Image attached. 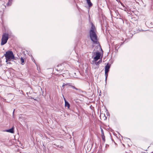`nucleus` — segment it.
Masks as SVG:
<instances>
[{
	"instance_id": "obj_25",
	"label": "nucleus",
	"mask_w": 153,
	"mask_h": 153,
	"mask_svg": "<svg viewBox=\"0 0 153 153\" xmlns=\"http://www.w3.org/2000/svg\"><path fill=\"white\" fill-rule=\"evenodd\" d=\"M4 6L5 7H6V6H5V5H4Z\"/></svg>"
},
{
	"instance_id": "obj_4",
	"label": "nucleus",
	"mask_w": 153,
	"mask_h": 153,
	"mask_svg": "<svg viewBox=\"0 0 153 153\" xmlns=\"http://www.w3.org/2000/svg\"><path fill=\"white\" fill-rule=\"evenodd\" d=\"M101 56L100 53L99 52H96V56L94 57V60L95 61H96L100 59Z\"/></svg>"
},
{
	"instance_id": "obj_24",
	"label": "nucleus",
	"mask_w": 153,
	"mask_h": 153,
	"mask_svg": "<svg viewBox=\"0 0 153 153\" xmlns=\"http://www.w3.org/2000/svg\"><path fill=\"white\" fill-rule=\"evenodd\" d=\"M56 70L57 71H59V70H58L57 69H56Z\"/></svg>"
},
{
	"instance_id": "obj_12",
	"label": "nucleus",
	"mask_w": 153,
	"mask_h": 153,
	"mask_svg": "<svg viewBox=\"0 0 153 153\" xmlns=\"http://www.w3.org/2000/svg\"><path fill=\"white\" fill-rule=\"evenodd\" d=\"M21 64L22 65H24V59L22 57H21Z\"/></svg>"
},
{
	"instance_id": "obj_18",
	"label": "nucleus",
	"mask_w": 153,
	"mask_h": 153,
	"mask_svg": "<svg viewBox=\"0 0 153 153\" xmlns=\"http://www.w3.org/2000/svg\"><path fill=\"white\" fill-rule=\"evenodd\" d=\"M120 3H121V5L123 6L124 7H125L124 5L123 4V3H122V2H121Z\"/></svg>"
},
{
	"instance_id": "obj_15",
	"label": "nucleus",
	"mask_w": 153,
	"mask_h": 153,
	"mask_svg": "<svg viewBox=\"0 0 153 153\" xmlns=\"http://www.w3.org/2000/svg\"><path fill=\"white\" fill-rule=\"evenodd\" d=\"M68 84H68V83L65 84V83H64L62 85V87H64L66 85H68Z\"/></svg>"
},
{
	"instance_id": "obj_7",
	"label": "nucleus",
	"mask_w": 153,
	"mask_h": 153,
	"mask_svg": "<svg viewBox=\"0 0 153 153\" xmlns=\"http://www.w3.org/2000/svg\"><path fill=\"white\" fill-rule=\"evenodd\" d=\"M87 4L89 7H91L92 5V4L91 3L90 0H86Z\"/></svg>"
},
{
	"instance_id": "obj_2",
	"label": "nucleus",
	"mask_w": 153,
	"mask_h": 153,
	"mask_svg": "<svg viewBox=\"0 0 153 153\" xmlns=\"http://www.w3.org/2000/svg\"><path fill=\"white\" fill-rule=\"evenodd\" d=\"M6 59V62L10 61L11 59H15V56L13 51H8L6 52L4 54Z\"/></svg>"
},
{
	"instance_id": "obj_10",
	"label": "nucleus",
	"mask_w": 153,
	"mask_h": 153,
	"mask_svg": "<svg viewBox=\"0 0 153 153\" xmlns=\"http://www.w3.org/2000/svg\"><path fill=\"white\" fill-rule=\"evenodd\" d=\"M111 65L110 64H109L108 63L107 65L105 67V69H106L109 70Z\"/></svg>"
},
{
	"instance_id": "obj_3",
	"label": "nucleus",
	"mask_w": 153,
	"mask_h": 153,
	"mask_svg": "<svg viewBox=\"0 0 153 153\" xmlns=\"http://www.w3.org/2000/svg\"><path fill=\"white\" fill-rule=\"evenodd\" d=\"M9 39V34L7 33H4L2 35L1 45H4L7 42Z\"/></svg>"
},
{
	"instance_id": "obj_21",
	"label": "nucleus",
	"mask_w": 153,
	"mask_h": 153,
	"mask_svg": "<svg viewBox=\"0 0 153 153\" xmlns=\"http://www.w3.org/2000/svg\"><path fill=\"white\" fill-rule=\"evenodd\" d=\"M14 111H15V109H14V110L13 111V116L14 115Z\"/></svg>"
},
{
	"instance_id": "obj_16",
	"label": "nucleus",
	"mask_w": 153,
	"mask_h": 153,
	"mask_svg": "<svg viewBox=\"0 0 153 153\" xmlns=\"http://www.w3.org/2000/svg\"><path fill=\"white\" fill-rule=\"evenodd\" d=\"M74 89H75V90H78V91H79V92H80L81 91V90H80V89H79L77 88H76V87L74 88Z\"/></svg>"
},
{
	"instance_id": "obj_13",
	"label": "nucleus",
	"mask_w": 153,
	"mask_h": 153,
	"mask_svg": "<svg viewBox=\"0 0 153 153\" xmlns=\"http://www.w3.org/2000/svg\"><path fill=\"white\" fill-rule=\"evenodd\" d=\"M101 135L102 140H103V141L105 142V137L104 136V135Z\"/></svg>"
},
{
	"instance_id": "obj_1",
	"label": "nucleus",
	"mask_w": 153,
	"mask_h": 153,
	"mask_svg": "<svg viewBox=\"0 0 153 153\" xmlns=\"http://www.w3.org/2000/svg\"><path fill=\"white\" fill-rule=\"evenodd\" d=\"M96 32V28L95 26L92 23L91 29L89 31V36L92 41L95 44H97L98 41Z\"/></svg>"
},
{
	"instance_id": "obj_17",
	"label": "nucleus",
	"mask_w": 153,
	"mask_h": 153,
	"mask_svg": "<svg viewBox=\"0 0 153 153\" xmlns=\"http://www.w3.org/2000/svg\"><path fill=\"white\" fill-rule=\"evenodd\" d=\"M32 60L33 61V62H34L36 64L35 62V60L33 58V57H32Z\"/></svg>"
},
{
	"instance_id": "obj_8",
	"label": "nucleus",
	"mask_w": 153,
	"mask_h": 153,
	"mask_svg": "<svg viewBox=\"0 0 153 153\" xmlns=\"http://www.w3.org/2000/svg\"><path fill=\"white\" fill-rule=\"evenodd\" d=\"M65 106L67 107L68 108H69L70 107V104L67 101H65Z\"/></svg>"
},
{
	"instance_id": "obj_5",
	"label": "nucleus",
	"mask_w": 153,
	"mask_h": 153,
	"mask_svg": "<svg viewBox=\"0 0 153 153\" xmlns=\"http://www.w3.org/2000/svg\"><path fill=\"white\" fill-rule=\"evenodd\" d=\"M109 70L108 69H105V81L106 82L107 78L108 76V73L109 71Z\"/></svg>"
},
{
	"instance_id": "obj_23",
	"label": "nucleus",
	"mask_w": 153,
	"mask_h": 153,
	"mask_svg": "<svg viewBox=\"0 0 153 153\" xmlns=\"http://www.w3.org/2000/svg\"><path fill=\"white\" fill-rule=\"evenodd\" d=\"M124 42H121V45L123 44Z\"/></svg>"
},
{
	"instance_id": "obj_6",
	"label": "nucleus",
	"mask_w": 153,
	"mask_h": 153,
	"mask_svg": "<svg viewBox=\"0 0 153 153\" xmlns=\"http://www.w3.org/2000/svg\"><path fill=\"white\" fill-rule=\"evenodd\" d=\"M5 131L11 133H13L14 132V127H13L10 129L6 130Z\"/></svg>"
},
{
	"instance_id": "obj_14",
	"label": "nucleus",
	"mask_w": 153,
	"mask_h": 153,
	"mask_svg": "<svg viewBox=\"0 0 153 153\" xmlns=\"http://www.w3.org/2000/svg\"><path fill=\"white\" fill-rule=\"evenodd\" d=\"M101 129V135H104V133L103 132V129L100 128Z\"/></svg>"
},
{
	"instance_id": "obj_20",
	"label": "nucleus",
	"mask_w": 153,
	"mask_h": 153,
	"mask_svg": "<svg viewBox=\"0 0 153 153\" xmlns=\"http://www.w3.org/2000/svg\"><path fill=\"white\" fill-rule=\"evenodd\" d=\"M64 101H65H65H67L66 100V99H65V98L64 97Z\"/></svg>"
},
{
	"instance_id": "obj_19",
	"label": "nucleus",
	"mask_w": 153,
	"mask_h": 153,
	"mask_svg": "<svg viewBox=\"0 0 153 153\" xmlns=\"http://www.w3.org/2000/svg\"><path fill=\"white\" fill-rule=\"evenodd\" d=\"M71 87L72 88H73V89H74V88H75V87L74 86H71Z\"/></svg>"
},
{
	"instance_id": "obj_11",
	"label": "nucleus",
	"mask_w": 153,
	"mask_h": 153,
	"mask_svg": "<svg viewBox=\"0 0 153 153\" xmlns=\"http://www.w3.org/2000/svg\"><path fill=\"white\" fill-rule=\"evenodd\" d=\"M13 0H8V1L7 3V5L8 6H10Z\"/></svg>"
},
{
	"instance_id": "obj_22",
	"label": "nucleus",
	"mask_w": 153,
	"mask_h": 153,
	"mask_svg": "<svg viewBox=\"0 0 153 153\" xmlns=\"http://www.w3.org/2000/svg\"><path fill=\"white\" fill-rule=\"evenodd\" d=\"M7 62V64H11V62Z\"/></svg>"
},
{
	"instance_id": "obj_9",
	"label": "nucleus",
	"mask_w": 153,
	"mask_h": 153,
	"mask_svg": "<svg viewBox=\"0 0 153 153\" xmlns=\"http://www.w3.org/2000/svg\"><path fill=\"white\" fill-rule=\"evenodd\" d=\"M102 62L101 60H99L98 61L96 62V61H94L93 62L96 65H99V64H100Z\"/></svg>"
}]
</instances>
